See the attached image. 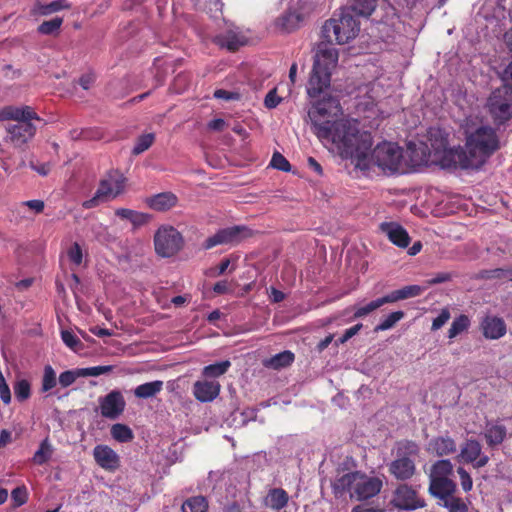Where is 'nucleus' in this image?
I'll return each mask as SVG.
<instances>
[{
	"label": "nucleus",
	"mask_w": 512,
	"mask_h": 512,
	"mask_svg": "<svg viewBox=\"0 0 512 512\" xmlns=\"http://www.w3.org/2000/svg\"><path fill=\"white\" fill-rule=\"evenodd\" d=\"M487 110L498 125L512 118V91L504 87L495 89L486 103Z\"/></svg>",
	"instance_id": "obj_9"
},
{
	"label": "nucleus",
	"mask_w": 512,
	"mask_h": 512,
	"mask_svg": "<svg viewBox=\"0 0 512 512\" xmlns=\"http://www.w3.org/2000/svg\"><path fill=\"white\" fill-rule=\"evenodd\" d=\"M280 101L281 99L277 96L276 89H273L266 95L264 104L267 108L272 109L275 108L280 103Z\"/></svg>",
	"instance_id": "obj_54"
},
{
	"label": "nucleus",
	"mask_w": 512,
	"mask_h": 512,
	"mask_svg": "<svg viewBox=\"0 0 512 512\" xmlns=\"http://www.w3.org/2000/svg\"><path fill=\"white\" fill-rule=\"evenodd\" d=\"M0 398L5 404H9L11 401V392L6 380L0 371Z\"/></svg>",
	"instance_id": "obj_51"
},
{
	"label": "nucleus",
	"mask_w": 512,
	"mask_h": 512,
	"mask_svg": "<svg viewBox=\"0 0 512 512\" xmlns=\"http://www.w3.org/2000/svg\"><path fill=\"white\" fill-rule=\"evenodd\" d=\"M463 128V148H447V143L442 138L437 146L432 144L425 162L442 168L478 169L500 148L499 136L492 126L466 120Z\"/></svg>",
	"instance_id": "obj_2"
},
{
	"label": "nucleus",
	"mask_w": 512,
	"mask_h": 512,
	"mask_svg": "<svg viewBox=\"0 0 512 512\" xmlns=\"http://www.w3.org/2000/svg\"><path fill=\"white\" fill-rule=\"evenodd\" d=\"M342 110L335 98L317 102L308 112L313 133L330 144L343 159H350L357 169L378 168L386 175L404 171L403 149L396 143L382 141L373 149L370 132L360 131L357 120L339 118Z\"/></svg>",
	"instance_id": "obj_1"
},
{
	"label": "nucleus",
	"mask_w": 512,
	"mask_h": 512,
	"mask_svg": "<svg viewBox=\"0 0 512 512\" xmlns=\"http://www.w3.org/2000/svg\"><path fill=\"white\" fill-rule=\"evenodd\" d=\"M208 502L203 496H195L186 500L182 505L183 512H206Z\"/></svg>",
	"instance_id": "obj_34"
},
{
	"label": "nucleus",
	"mask_w": 512,
	"mask_h": 512,
	"mask_svg": "<svg viewBox=\"0 0 512 512\" xmlns=\"http://www.w3.org/2000/svg\"><path fill=\"white\" fill-rule=\"evenodd\" d=\"M53 447L49 442L48 438L44 439L38 448V450L34 453L32 458L33 462L37 465H43L52 457Z\"/></svg>",
	"instance_id": "obj_32"
},
{
	"label": "nucleus",
	"mask_w": 512,
	"mask_h": 512,
	"mask_svg": "<svg viewBox=\"0 0 512 512\" xmlns=\"http://www.w3.org/2000/svg\"><path fill=\"white\" fill-rule=\"evenodd\" d=\"M456 490L457 485H455V487L445 488L430 494L439 499V504L449 512H468V506L466 503L461 498L455 496Z\"/></svg>",
	"instance_id": "obj_15"
},
{
	"label": "nucleus",
	"mask_w": 512,
	"mask_h": 512,
	"mask_svg": "<svg viewBox=\"0 0 512 512\" xmlns=\"http://www.w3.org/2000/svg\"><path fill=\"white\" fill-rule=\"evenodd\" d=\"M32 119L18 120L17 124L9 125L6 130L10 142L15 147H21L30 141L36 132V127L30 122Z\"/></svg>",
	"instance_id": "obj_14"
},
{
	"label": "nucleus",
	"mask_w": 512,
	"mask_h": 512,
	"mask_svg": "<svg viewBox=\"0 0 512 512\" xmlns=\"http://www.w3.org/2000/svg\"><path fill=\"white\" fill-rule=\"evenodd\" d=\"M125 177L116 172H109L103 179H101L99 186L94 196L83 202V207L91 209L98 206L100 203L115 199L125 189Z\"/></svg>",
	"instance_id": "obj_7"
},
{
	"label": "nucleus",
	"mask_w": 512,
	"mask_h": 512,
	"mask_svg": "<svg viewBox=\"0 0 512 512\" xmlns=\"http://www.w3.org/2000/svg\"><path fill=\"white\" fill-rule=\"evenodd\" d=\"M480 327L486 339L496 340L506 334V324L502 318L497 316L488 315L484 317Z\"/></svg>",
	"instance_id": "obj_19"
},
{
	"label": "nucleus",
	"mask_w": 512,
	"mask_h": 512,
	"mask_svg": "<svg viewBox=\"0 0 512 512\" xmlns=\"http://www.w3.org/2000/svg\"><path fill=\"white\" fill-rule=\"evenodd\" d=\"M30 390V383L25 379L18 380L14 385V394L19 401L28 399Z\"/></svg>",
	"instance_id": "obj_42"
},
{
	"label": "nucleus",
	"mask_w": 512,
	"mask_h": 512,
	"mask_svg": "<svg viewBox=\"0 0 512 512\" xmlns=\"http://www.w3.org/2000/svg\"><path fill=\"white\" fill-rule=\"evenodd\" d=\"M288 500L289 496L284 489L274 488L268 492L265 505L273 510H280L287 505Z\"/></svg>",
	"instance_id": "obj_26"
},
{
	"label": "nucleus",
	"mask_w": 512,
	"mask_h": 512,
	"mask_svg": "<svg viewBox=\"0 0 512 512\" xmlns=\"http://www.w3.org/2000/svg\"><path fill=\"white\" fill-rule=\"evenodd\" d=\"M303 20L304 16L301 13L295 10H289L278 19L277 24L283 30L290 32L297 29Z\"/></svg>",
	"instance_id": "obj_29"
},
{
	"label": "nucleus",
	"mask_w": 512,
	"mask_h": 512,
	"mask_svg": "<svg viewBox=\"0 0 512 512\" xmlns=\"http://www.w3.org/2000/svg\"><path fill=\"white\" fill-rule=\"evenodd\" d=\"M482 447L480 443L476 440H467L463 447L461 448V452L458 458L464 460L467 463H474V467L481 468L484 467L489 458L486 455H482Z\"/></svg>",
	"instance_id": "obj_16"
},
{
	"label": "nucleus",
	"mask_w": 512,
	"mask_h": 512,
	"mask_svg": "<svg viewBox=\"0 0 512 512\" xmlns=\"http://www.w3.org/2000/svg\"><path fill=\"white\" fill-rule=\"evenodd\" d=\"M249 236H251V231L246 226L237 225L227 227L220 229L214 235L208 237L202 246L205 250H209L218 245H234Z\"/></svg>",
	"instance_id": "obj_10"
},
{
	"label": "nucleus",
	"mask_w": 512,
	"mask_h": 512,
	"mask_svg": "<svg viewBox=\"0 0 512 512\" xmlns=\"http://www.w3.org/2000/svg\"><path fill=\"white\" fill-rule=\"evenodd\" d=\"M471 326V319L469 316L465 314H460L455 317L451 323L450 328L447 332V337L449 340L455 339L457 336L466 333Z\"/></svg>",
	"instance_id": "obj_28"
},
{
	"label": "nucleus",
	"mask_w": 512,
	"mask_h": 512,
	"mask_svg": "<svg viewBox=\"0 0 512 512\" xmlns=\"http://www.w3.org/2000/svg\"><path fill=\"white\" fill-rule=\"evenodd\" d=\"M360 31L359 21L349 12L334 14L322 26V36L329 43L346 44Z\"/></svg>",
	"instance_id": "obj_5"
},
{
	"label": "nucleus",
	"mask_w": 512,
	"mask_h": 512,
	"mask_svg": "<svg viewBox=\"0 0 512 512\" xmlns=\"http://www.w3.org/2000/svg\"><path fill=\"white\" fill-rule=\"evenodd\" d=\"M230 367L231 362L229 360H224L205 366L202 369V375L206 378H218L224 375Z\"/></svg>",
	"instance_id": "obj_30"
},
{
	"label": "nucleus",
	"mask_w": 512,
	"mask_h": 512,
	"mask_svg": "<svg viewBox=\"0 0 512 512\" xmlns=\"http://www.w3.org/2000/svg\"><path fill=\"white\" fill-rule=\"evenodd\" d=\"M452 279V274L449 272H441L438 273L435 277L429 279L427 281L428 285H435L440 284L444 282H448Z\"/></svg>",
	"instance_id": "obj_60"
},
{
	"label": "nucleus",
	"mask_w": 512,
	"mask_h": 512,
	"mask_svg": "<svg viewBox=\"0 0 512 512\" xmlns=\"http://www.w3.org/2000/svg\"><path fill=\"white\" fill-rule=\"evenodd\" d=\"M29 166L41 176L48 175L51 170V165L49 163H35L31 161Z\"/></svg>",
	"instance_id": "obj_57"
},
{
	"label": "nucleus",
	"mask_w": 512,
	"mask_h": 512,
	"mask_svg": "<svg viewBox=\"0 0 512 512\" xmlns=\"http://www.w3.org/2000/svg\"><path fill=\"white\" fill-rule=\"evenodd\" d=\"M184 246L182 234L173 226L162 225L154 235V247L157 255L169 258L176 255Z\"/></svg>",
	"instance_id": "obj_8"
},
{
	"label": "nucleus",
	"mask_w": 512,
	"mask_h": 512,
	"mask_svg": "<svg viewBox=\"0 0 512 512\" xmlns=\"http://www.w3.org/2000/svg\"><path fill=\"white\" fill-rule=\"evenodd\" d=\"M380 229L394 245L401 248H406L409 245L410 237L400 224L384 222L380 225Z\"/></svg>",
	"instance_id": "obj_20"
},
{
	"label": "nucleus",
	"mask_w": 512,
	"mask_h": 512,
	"mask_svg": "<svg viewBox=\"0 0 512 512\" xmlns=\"http://www.w3.org/2000/svg\"><path fill=\"white\" fill-rule=\"evenodd\" d=\"M453 474V465L450 460L436 461L430 468L429 492L433 493L445 488L455 487L456 483L450 479Z\"/></svg>",
	"instance_id": "obj_11"
},
{
	"label": "nucleus",
	"mask_w": 512,
	"mask_h": 512,
	"mask_svg": "<svg viewBox=\"0 0 512 512\" xmlns=\"http://www.w3.org/2000/svg\"><path fill=\"white\" fill-rule=\"evenodd\" d=\"M113 439L120 443H126L134 438L132 430L125 424L117 423L111 427Z\"/></svg>",
	"instance_id": "obj_35"
},
{
	"label": "nucleus",
	"mask_w": 512,
	"mask_h": 512,
	"mask_svg": "<svg viewBox=\"0 0 512 512\" xmlns=\"http://www.w3.org/2000/svg\"><path fill=\"white\" fill-rule=\"evenodd\" d=\"M56 385V374L54 369L47 365L44 368L43 378H42V391L47 392L51 390Z\"/></svg>",
	"instance_id": "obj_40"
},
{
	"label": "nucleus",
	"mask_w": 512,
	"mask_h": 512,
	"mask_svg": "<svg viewBox=\"0 0 512 512\" xmlns=\"http://www.w3.org/2000/svg\"><path fill=\"white\" fill-rule=\"evenodd\" d=\"M385 300L386 299L383 296L381 298H378L376 300L369 302L365 306L357 308L354 312V318L364 317V316L368 315L369 313L373 312L374 310L380 308L384 304H387V302Z\"/></svg>",
	"instance_id": "obj_39"
},
{
	"label": "nucleus",
	"mask_w": 512,
	"mask_h": 512,
	"mask_svg": "<svg viewBox=\"0 0 512 512\" xmlns=\"http://www.w3.org/2000/svg\"><path fill=\"white\" fill-rule=\"evenodd\" d=\"M362 328V324H356L350 328H348L342 337L338 339V344H344L346 341H348L350 338H352L354 335H356L360 329Z\"/></svg>",
	"instance_id": "obj_55"
},
{
	"label": "nucleus",
	"mask_w": 512,
	"mask_h": 512,
	"mask_svg": "<svg viewBox=\"0 0 512 512\" xmlns=\"http://www.w3.org/2000/svg\"><path fill=\"white\" fill-rule=\"evenodd\" d=\"M96 463L107 471H115L120 467V457L107 445H97L93 450Z\"/></svg>",
	"instance_id": "obj_17"
},
{
	"label": "nucleus",
	"mask_w": 512,
	"mask_h": 512,
	"mask_svg": "<svg viewBox=\"0 0 512 512\" xmlns=\"http://www.w3.org/2000/svg\"><path fill=\"white\" fill-rule=\"evenodd\" d=\"M155 135L153 133H147L139 136L132 149L134 155H140L141 153L148 150L154 143Z\"/></svg>",
	"instance_id": "obj_37"
},
{
	"label": "nucleus",
	"mask_w": 512,
	"mask_h": 512,
	"mask_svg": "<svg viewBox=\"0 0 512 512\" xmlns=\"http://www.w3.org/2000/svg\"><path fill=\"white\" fill-rule=\"evenodd\" d=\"M502 87L507 88L512 91V61L509 65L504 69L502 76Z\"/></svg>",
	"instance_id": "obj_52"
},
{
	"label": "nucleus",
	"mask_w": 512,
	"mask_h": 512,
	"mask_svg": "<svg viewBox=\"0 0 512 512\" xmlns=\"http://www.w3.org/2000/svg\"><path fill=\"white\" fill-rule=\"evenodd\" d=\"M382 480L378 477H370L361 472H350L337 478L332 489L335 496H342L345 492L350 493L351 498L364 501L376 496L382 489Z\"/></svg>",
	"instance_id": "obj_4"
},
{
	"label": "nucleus",
	"mask_w": 512,
	"mask_h": 512,
	"mask_svg": "<svg viewBox=\"0 0 512 512\" xmlns=\"http://www.w3.org/2000/svg\"><path fill=\"white\" fill-rule=\"evenodd\" d=\"M65 7H68V6L64 5L62 0H56V1H53L50 4L46 5L43 8L42 12H43V14H50V13L57 12Z\"/></svg>",
	"instance_id": "obj_61"
},
{
	"label": "nucleus",
	"mask_w": 512,
	"mask_h": 512,
	"mask_svg": "<svg viewBox=\"0 0 512 512\" xmlns=\"http://www.w3.org/2000/svg\"><path fill=\"white\" fill-rule=\"evenodd\" d=\"M80 373V368L76 370L64 371L59 376V383L62 387L72 385L78 377H83Z\"/></svg>",
	"instance_id": "obj_43"
},
{
	"label": "nucleus",
	"mask_w": 512,
	"mask_h": 512,
	"mask_svg": "<svg viewBox=\"0 0 512 512\" xmlns=\"http://www.w3.org/2000/svg\"><path fill=\"white\" fill-rule=\"evenodd\" d=\"M11 498L14 502V505L19 507L26 503L27 501V490L25 487H17L11 493Z\"/></svg>",
	"instance_id": "obj_49"
},
{
	"label": "nucleus",
	"mask_w": 512,
	"mask_h": 512,
	"mask_svg": "<svg viewBox=\"0 0 512 512\" xmlns=\"http://www.w3.org/2000/svg\"><path fill=\"white\" fill-rule=\"evenodd\" d=\"M455 441L449 436H439L431 439L427 445V452L436 456H446L456 452Z\"/></svg>",
	"instance_id": "obj_21"
},
{
	"label": "nucleus",
	"mask_w": 512,
	"mask_h": 512,
	"mask_svg": "<svg viewBox=\"0 0 512 512\" xmlns=\"http://www.w3.org/2000/svg\"><path fill=\"white\" fill-rule=\"evenodd\" d=\"M149 219H150V217L147 214L133 211V215L131 217L130 222L135 227H139V226L146 224L149 221Z\"/></svg>",
	"instance_id": "obj_56"
},
{
	"label": "nucleus",
	"mask_w": 512,
	"mask_h": 512,
	"mask_svg": "<svg viewBox=\"0 0 512 512\" xmlns=\"http://www.w3.org/2000/svg\"><path fill=\"white\" fill-rule=\"evenodd\" d=\"M94 82V76L93 75H90V74H87V75H83L80 79H79V84L81 85V87L84 89V90H88L90 88V86L92 85V83Z\"/></svg>",
	"instance_id": "obj_62"
},
{
	"label": "nucleus",
	"mask_w": 512,
	"mask_h": 512,
	"mask_svg": "<svg viewBox=\"0 0 512 512\" xmlns=\"http://www.w3.org/2000/svg\"><path fill=\"white\" fill-rule=\"evenodd\" d=\"M177 203V197L171 192H164L151 197L148 200L150 208L157 211H166L174 207Z\"/></svg>",
	"instance_id": "obj_25"
},
{
	"label": "nucleus",
	"mask_w": 512,
	"mask_h": 512,
	"mask_svg": "<svg viewBox=\"0 0 512 512\" xmlns=\"http://www.w3.org/2000/svg\"><path fill=\"white\" fill-rule=\"evenodd\" d=\"M391 503L394 507L407 511L423 508L426 505L416 489L408 484H401L395 489Z\"/></svg>",
	"instance_id": "obj_12"
},
{
	"label": "nucleus",
	"mask_w": 512,
	"mask_h": 512,
	"mask_svg": "<svg viewBox=\"0 0 512 512\" xmlns=\"http://www.w3.org/2000/svg\"><path fill=\"white\" fill-rule=\"evenodd\" d=\"M331 44L322 42L318 45L307 87V93L312 98L318 97L330 86L331 70L338 62V50Z\"/></svg>",
	"instance_id": "obj_3"
},
{
	"label": "nucleus",
	"mask_w": 512,
	"mask_h": 512,
	"mask_svg": "<svg viewBox=\"0 0 512 512\" xmlns=\"http://www.w3.org/2000/svg\"><path fill=\"white\" fill-rule=\"evenodd\" d=\"M270 165L281 171H290L291 166L287 159L280 153L276 152L273 154Z\"/></svg>",
	"instance_id": "obj_46"
},
{
	"label": "nucleus",
	"mask_w": 512,
	"mask_h": 512,
	"mask_svg": "<svg viewBox=\"0 0 512 512\" xmlns=\"http://www.w3.org/2000/svg\"><path fill=\"white\" fill-rule=\"evenodd\" d=\"M426 287L420 285H408L401 289L394 290L391 293L385 295V301L387 303H394L400 300L413 298L421 295L425 291Z\"/></svg>",
	"instance_id": "obj_24"
},
{
	"label": "nucleus",
	"mask_w": 512,
	"mask_h": 512,
	"mask_svg": "<svg viewBox=\"0 0 512 512\" xmlns=\"http://www.w3.org/2000/svg\"><path fill=\"white\" fill-rule=\"evenodd\" d=\"M114 369V366L112 365H105V366H94V367H87V368H80V375L83 377H97L102 374H107L112 372Z\"/></svg>",
	"instance_id": "obj_41"
},
{
	"label": "nucleus",
	"mask_w": 512,
	"mask_h": 512,
	"mask_svg": "<svg viewBox=\"0 0 512 512\" xmlns=\"http://www.w3.org/2000/svg\"><path fill=\"white\" fill-rule=\"evenodd\" d=\"M247 38L240 32L235 30H228L225 33H221L214 38V43L222 48H226L230 51H235L239 47L245 45Z\"/></svg>",
	"instance_id": "obj_22"
},
{
	"label": "nucleus",
	"mask_w": 512,
	"mask_h": 512,
	"mask_svg": "<svg viewBox=\"0 0 512 512\" xmlns=\"http://www.w3.org/2000/svg\"><path fill=\"white\" fill-rule=\"evenodd\" d=\"M221 390V385L218 381L199 380L193 384V395L194 397L202 402H212L215 400Z\"/></svg>",
	"instance_id": "obj_18"
},
{
	"label": "nucleus",
	"mask_w": 512,
	"mask_h": 512,
	"mask_svg": "<svg viewBox=\"0 0 512 512\" xmlns=\"http://www.w3.org/2000/svg\"><path fill=\"white\" fill-rule=\"evenodd\" d=\"M506 437V428L503 425H493L486 430L485 438L489 445L501 444Z\"/></svg>",
	"instance_id": "obj_33"
},
{
	"label": "nucleus",
	"mask_w": 512,
	"mask_h": 512,
	"mask_svg": "<svg viewBox=\"0 0 512 512\" xmlns=\"http://www.w3.org/2000/svg\"><path fill=\"white\" fill-rule=\"evenodd\" d=\"M457 473L459 474V477H460L462 489L465 492L470 491L473 486V481H472L470 474L462 467H459L457 469Z\"/></svg>",
	"instance_id": "obj_50"
},
{
	"label": "nucleus",
	"mask_w": 512,
	"mask_h": 512,
	"mask_svg": "<svg viewBox=\"0 0 512 512\" xmlns=\"http://www.w3.org/2000/svg\"><path fill=\"white\" fill-rule=\"evenodd\" d=\"M61 338L65 345L74 351H77L82 346L79 338L68 330L61 332Z\"/></svg>",
	"instance_id": "obj_44"
},
{
	"label": "nucleus",
	"mask_w": 512,
	"mask_h": 512,
	"mask_svg": "<svg viewBox=\"0 0 512 512\" xmlns=\"http://www.w3.org/2000/svg\"><path fill=\"white\" fill-rule=\"evenodd\" d=\"M133 211L134 210H131V209H127V208H118L116 209L115 211V214L120 217L121 219H125V220H131V217L133 215Z\"/></svg>",
	"instance_id": "obj_64"
},
{
	"label": "nucleus",
	"mask_w": 512,
	"mask_h": 512,
	"mask_svg": "<svg viewBox=\"0 0 512 512\" xmlns=\"http://www.w3.org/2000/svg\"><path fill=\"white\" fill-rule=\"evenodd\" d=\"M67 255L69 260L79 266L82 263L83 260V254L81 247L78 243H74L67 251Z\"/></svg>",
	"instance_id": "obj_48"
},
{
	"label": "nucleus",
	"mask_w": 512,
	"mask_h": 512,
	"mask_svg": "<svg viewBox=\"0 0 512 512\" xmlns=\"http://www.w3.org/2000/svg\"><path fill=\"white\" fill-rule=\"evenodd\" d=\"M163 385V381L155 380L137 386L133 392L135 397L139 399H148L160 393L163 389Z\"/></svg>",
	"instance_id": "obj_27"
},
{
	"label": "nucleus",
	"mask_w": 512,
	"mask_h": 512,
	"mask_svg": "<svg viewBox=\"0 0 512 512\" xmlns=\"http://www.w3.org/2000/svg\"><path fill=\"white\" fill-rule=\"evenodd\" d=\"M214 97L216 99H222V100H235L239 99V94L235 92H230L223 89H218L214 92Z\"/></svg>",
	"instance_id": "obj_59"
},
{
	"label": "nucleus",
	"mask_w": 512,
	"mask_h": 512,
	"mask_svg": "<svg viewBox=\"0 0 512 512\" xmlns=\"http://www.w3.org/2000/svg\"><path fill=\"white\" fill-rule=\"evenodd\" d=\"M450 317H451L450 311L447 308H443L440 311L439 315L433 319L431 330L437 331L440 328H442L447 323V321L450 319Z\"/></svg>",
	"instance_id": "obj_47"
},
{
	"label": "nucleus",
	"mask_w": 512,
	"mask_h": 512,
	"mask_svg": "<svg viewBox=\"0 0 512 512\" xmlns=\"http://www.w3.org/2000/svg\"><path fill=\"white\" fill-rule=\"evenodd\" d=\"M419 446L409 440L400 441L396 445V457L388 465V470L397 480L406 481L416 473L415 459L419 455Z\"/></svg>",
	"instance_id": "obj_6"
},
{
	"label": "nucleus",
	"mask_w": 512,
	"mask_h": 512,
	"mask_svg": "<svg viewBox=\"0 0 512 512\" xmlns=\"http://www.w3.org/2000/svg\"><path fill=\"white\" fill-rule=\"evenodd\" d=\"M125 406V399L119 390H112L99 399L100 413L107 419H117L124 412Z\"/></svg>",
	"instance_id": "obj_13"
},
{
	"label": "nucleus",
	"mask_w": 512,
	"mask_h": 512,
	"mask_svg": "<svg viewBox=\"0 0 512 512\" xmlns=\"http://www.w3.org/2000/svg\"><path fill=\"white\" fill-rule=\"evenodd\" d=\"M294 361V354L290 351H283L276 354L265 362L266 367L280 369L289 366Z\"/></svg>",
	"instance_id": "obj_31"
},
{
	"label": "nucleus",
	"mask_w": 512,
	"mask_h": 512,
	"mask_svg": "<svg viewBox=\"0 0 512 512\" xmlns=\"http://www.w3.org/2000/svg\"><path fill=\"white\" fill-rule=\"evenodd\" d=\"M22 205L33 210L35 213H41L45 207L44 202L42 200H38V199L24 201V202H22Z\"/></svg>",
	"instance_id": "obj_58"
},
{
	"label": "nucleus",
	"mask_w": 512,
	"mask_h": 512,
	"mask_svg": "<svg viewBox=\"0 0 512 512\" xmlns=\"http://www.w3.org/2000/svg\"><path fill=\"white\" fill-rule=\"evenodd\" d=\"M507 275H512V270L509 269H503V268H496L492 270H487L484 272V276L486 278H502Z\"/></svg>",
	"instance_id": "obj_53"
},
{
	"label": "nucleus",
	"mask_w": 512,
	"mask_h": 512,
	"mask_svg": "<svg viewBox=\"0 0 512 512\" xmlns=\"http://www.w3.org/2000/svg\"><path fill=\"white\" fill-rule=\"evenodd\" d=\"M376 0H352L351 9L358 15L369 16L375 10Z\"/></svg>",
	"instance_id": "obj_36"
},
{
	"label": "nucleus",
	"mask_w": 512,
	"mask_h": 512,
	"mask_svg": "<svg viewBox=\"0 0 512 512\" xmlns=\"http://www.w3.org/2000/svg\"><path fill=\"white\" fill-rule=\"evenodd\" d=\"M225 126V121L221 118L213 119L208 123V127L214 131H221Z\"/></svg>",
	"instance_id": "obj_63"
},
{
	"label": "nucleus",
	"mask_w": 512,
	"mask_h": 512,
	"mask_svg": "<svg viewBox=\"0 0 512 512\" xmlns=\"http://www.w3.org/2000/svg\"><path fill=\"white\" fill-rule=\"evenodd\" d=\"M24 119H39L37 114L29 106L16 107L5 106L0 109V121L6 120H24Z\"/></svg>",
	"instance_id": "obj_23"
},
{
	"label": "nucleus",
	"mask_w": 512,
	"mask_h": 512,
	"mask_svg": "<svg viewBox=\"0 0 512 512\" xmlns=\"http://www.w3.org/2000/svg\"><path fill=\"white\" fill-rule=\"evenodd\" d=\"M404 317V312L395 311L386 316L376 327L375 331H386L391 329L398 321Z\"/></svg>",
	"instance_id": "obj_38"
},
{
	"label": "nucleus",
	"mask_w": 512,
	"mask_h": 512,
	"mask_svg": "<svg viewBox=\"0 0 512 512\" xmlns=\"http://www.w3.org/2000/svg\"><path fill=\"white\" fill-rule=\"evenodd\" d=\"M61 24H62L61 18H54L52 20L43 22L38 27V31L40 33L46 34V35L52 34L60 28Z\"/></svg>",
	"instance_id": "obj_45"
}]
</instances>
